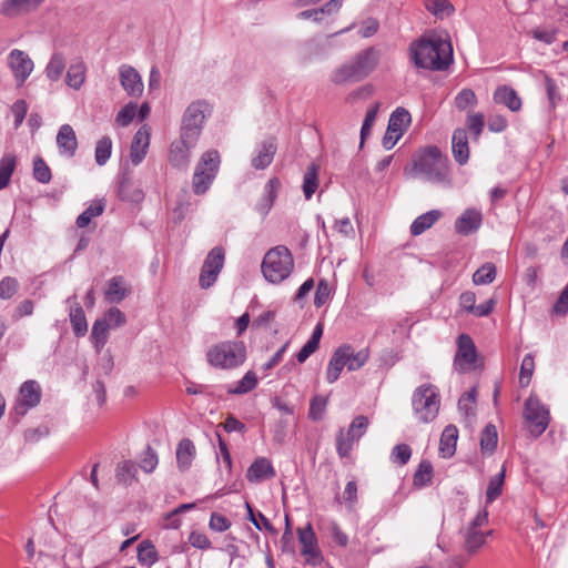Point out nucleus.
Returning a JSON list of instances; mask_svg holds the SVG:
<instances>
[{"mask_svg":"<svg viewBox=\"0 0 568 568\" xmlns=\"http://www.w3.org/2000/svg\"><path fill=\"white\" fill-rule=\"evenodd\" d=\"M408 55L417 69L428 71H446L454 62L450 40L437 32L423 34L412 41Z\"/></svg>","mask_w":568,"mask_h":568,"instance_id":"1","label":"nucleus"},{"mask_svg":"<svg viewBox=\"0 0 568 568\" xmlns=\"http://www.w3.org/2000/svg\"><path fill=\"white\" fill-rule=\"evenodd\" d=\"M413 171L433 183H450L448 159L435 145L427 146L413 155Z\"/></svg>","mask_w":568,"mask_h":568,"instance_id":"2","label":"nucleus"},{"mask_svg":"<svg viewBox=\"0 0 568 568\" xmlns=\"http://www.w3.org/2000/svg\"><path fill=\"white\" fill-rule=\"evenodd\" d=\"M246 357L247 351L243 341H222L211 345L205 353L207 364L223 371L242 366Z\"/></svg>","mask_w":568,"mask_h":568,"instance_id":"3","label":"nucleus"},{"mask_svg":"<svg viewBox=\"0 0 568 568\" xmlns=\"http://www.w3.org/2000/svg\"><path fill=\"white\" fill-rule=\"evenodd\" d=\"M378 63V52L368 48L357 53L352 61L334 70L331 81L335 84L357 82L366 78Z\"/></svg>","mask_w":568,"mask_h":568,"instance_id":"4","label":"nucleus"},{"mask_svg":"<svg viewBox=\"0 0 568 568\" xmlns=\"http://www.w3.org/2000/svg\"><path fill=\"white\" fill-rule=\"evenodd\" d=\"M294 265L291 251L284 245H277L266 252L261 270L267 282L280 284L292 274Z\"/></svg>","mask_w":568,"mask_h":568,"instance_id":"5","label":"nucleus"},{"mask_svg":"<svg viewBox=\"0 0 568 568\" xmlns=\"http://www.w3.org/2000/svg\"><path fill=\"white\" fill-rule=\"evenodd\" d=\"M414 414L422 423L433 422L439 412L440 397L436 386L424 384L417 387L412 397Z\"/></svg>","mask_w":568,"mask_h":568,"instance_id":"6","label":"nucleus"},{"mask_svg":"<svg viewBox=\"0 0 568 568\" xmlns=\"http://www.w3.org/2000/svg\"><path fill=\"white\" fill-rule=\"evenodd\" d=\"M220 162V154L216 150H209L202 154L192 180L195 194H204L210 189L217 174Z\"/></svg>","mask_w":568,"mask_h":568,"instance_id":"7","label":"nucleus"},{"mask_svg":"<svg viewBox=\"0 0 568 568\" xmlns=\"http://www.w3.org/2000/svg\"><path fill=\"white\" fill-rule=\"evenodd\" d=\"M211 105L205 100H196L192 102L184 111L180 133L186 139H200L205 119L211 114Z\"/></svg>","mask_w":568,"mask_h":568,"instance_id":"8","label":"nucleus"},{"mask_svg":"<svg viewBox=\"0 0 568 568\" xmlns=\"http://www.w3.org/2000/svg\"><path fill=\"white\" fill-rule=\"evenodd\" d=\"M488 523L486 508L479 509L475 518L460 531L463 536V548L468 555L476 554L486 542V537L491 530L485 532L480 528Z\"/></svg>","mask_w":568,"mask_h":568,"instance_id":"9","label":"nucleus"},{"mask_svg":"<svg viewBox=\"0 0 568 568\" xmlns=\"http://www.w3.org/2000/svg\"><path fill=\"white\" fill-rule=\"evenodd\" d=\"M524 417L529 433L534 437H539L549 426V409L540 402L536 395H529L524 406Z\"/></svg>","mask_w":568,"mask_h":568,"instance_id":"10","label":"nucleus"},{"mask_svg":"<svg viewBox=\"0 0 568 568\" xmlns=\"http://www.w3.org/2000/svg\"><path fill=\"white\" fill-rule=\"evenodd\" d=\"M478 353L476 345L468 334H460L457 338V352L454 367L459 373L471 372L477 368Z\"/></svg>","mask_w":568,"mask_h":568,"instance_id":"11","label":"nucleus"},{"mask_svg":"<svg viewBox=\"0 0 568 568\" xmlns=\"http://www.w3.org/2000/svg\"><path fill=\"white\" fill-rule=\"evenodd\" d=\"M225 261L223 247L215 246L206 255L201 268L199 283L202 288L211 287L217 280Z\"/></svg>","mask_w":568,"mask_h":568,"instance_id":"12","label":"nucleus"},{"mask_svg":"<svg viewBox=\"0 0 568 568\" xmlns=\"http://www.w3.org/2000/svg\"><path fill=\"white\" fill-rule=\"evenodd\" d=\"M42 392L40 384L34 379L22 383L13 406L17 416H24L31 408L39 405Z\"/></svg>","mask_w":568,"mask_h":568,"instance_id":"13","label":"nucleus"},{"mask_svg":"<svg viewBox=\"0 0 568 568\" xmlns=\"http://www.w3.org/2000/svg\"><path fill=\"white\" fill-rule=\"evenodd\" d=\"M297 536L301 554L304 556L305 562L311 566H321L324 559L312 525L308 523L304 528H298Z\"/></svg>","mask_w":568,"mask_h":568,"instance_id":"14","label":"nucleus"},{"mask_svg":"<svg viewBox=\"0 0 568 568\" xmlns=\"http://www.w3.org/2000/svg\"><path fill=\"white\" fill-rule=\"evenodd\" d=\"M8 64L19 87L26 82L34 67L30 57L26 52L18 49H13L9 53Z\"/></svg>","mask_w":568,"mask_h":568,"instance_id":"15","label":"nucleus"},{"mask_svg":"<svg viewBox=\"0 0 568 568\" xmlns=\"http://www.w3.org/2000/svg\"><path fill=\"white\" fill-rule=\"evenodd\" d=\"M197 140L186 139L180 133V139L174 141L169 151V162L178 169H186L190 162L191 150L195 148Z\"/></svg>","mask_w":568,"mask_h":568,"instance_id":"16","label":"nucleus"},{"mask_svg":"<svg viewBox=\"0 0 568 568\" xmlns=\"http://www.w3.org/2000/svg\"><path fill=\"white\" fill-rule=\"evenodd\" d=\"M120 83L128 95L139 98L143 93V82L139 72L129 64L119 68Z\"/></svg>","mask_w":568,"mask_h":568,"instance_id":"17","label":"nucleus"},{"mask_svg":"<svg viewBox=\"0 0 568 568\" xmlns=\"http://www.w3.org/2000/svg\"><path fill=\"white\" fill-rule=\"evenodd\" d=\"M151 129L142 125L133 136L130 148V160L133 165H139L145 158L150 145Z\"/></svg>","mask_w":568,"mask_h":568,"instance_id":"18","label":"nucleus"},{"mask_svg":"<svg viewBox=\"0 0 568 568\" xmlns=\"http://www.w3.org/2000/svg\"><path fill=\"white\" fill-rule=\"evenodd\" d=\"M483 224L481 211L469 207L465 210L455 222V231L460 235H469L477 232Z\"/></svg>","mask_w":568,"mask_h":568,"instance_id":"19","label":"nucleus"},{"mask_svg":"<svg viewBox=\"0 0 568 568\" xmlns=\"http://www.w3.org/2000/svg\"><path fill=\"white\" fill-rule=\"evenodd\" d=\"M277 146L274 138L262 141L255 149V152L251 159V165L255 170L266 169L274 159Z\"/></svg>","mask_w":568,"mask_h":568,"instance_id":"20","label":"nucleus"},{"mask_svg":"<svg viewBox=\"0 0 568 568\" xmlns=\"http://www.w3.org/2000/svg\"><path fill=\"white\" fill-rule=\"evenodd\" d=\"M131 293V287L123 276L116 275L111 277L104 290V300L111 304L121 303Z\"/></svg>","mask_w":568,"mask_h":568,"instance_id":"21","label":"nucleus"},{"mask_svg":"<svg viewBox=\"0 0 568 568\" xmlns=\"http://www.w3.org/2000/svg\"><path fill=\"white\" fill-rule=\"evenodd\" d=\"M57 145L61 155L73 158L78 149V139L70 124L60 126L57 134Z\"/></svg>","mask_w":568,"mask_h":568,"instance_id":"22","label":"nucleus"},{"mask_svg":"<svg viewBox=\"0 0 568 568\" xmlns=\"http://www.w3.org/2000/svg\"><path fill=\"white\" fill-rule=\"evenodd\" d=\"M274 476L275 469L272 463L265 457L256 458L246 471V479L250 483H261Z\"/></svg>","mask_w":568,"mask_h":568,"instance_id":"23","label":"nucleus"},{"mask_svg":"<svg viewBox=\"0 0 568 568\" xmlns=\"http://www.w3.org/2000/svg\"><path fill=\"white\" fill-rule=\"evenodd\" d=\"M452 151L455 161L459 165H464L469 159V145L466 129L458 128L454 131L452 138Z\"/></svg>","mask_w":568,"mask_h":568,"instance_id":"24","label":"nucleus"},{"mask_svg":"<svg viewBox=\"0 0 568 568\" xmlns=\"http://www.w3.org/2000/svg\"><path fill=\"white\" fill-rule=\"evenodd\" d=\"M494 101L507 106L513 112H518L523 106V101L518 93L508 85H500L495 90Z\"/></svg>","mask_w":568,"mask_h":568,"instance_id":"25","label":"nucleus"},{"mask_svg":"<svg viewBox=\"0 0 568 568\" xmlns=\"http://www.w3.org/2000/svg\"><path fill=\"white\" fill-rule=\"evenodd\" d=\"M339 351L345 352L342 356L345 362V367H347L348 371L359 369L365 365L369 357L368 349L366 348L355 352L351 345H342L339 346Z\"/></svg>","mask_w":568,"mask_h":568,"instance_id":"26","label":"nucleus"},{"mask_svg":"<svg viewBox=\"0 0 568 568\" xmlns=\"http://www.w3.org/2000/svg\"><path fill=\"white\" fill-rule=\"evenodd\" d=\"M281 187V182L277 178H272L267 181L264 187V194L261 201L256 205V210L262 214L266 215L272 209L274 201L277 196V191Z\"/></svg>","mask_w":568,"mask_h":568,"instance_id":"27","label":"nucleus"},{"mask_svg":"<svg viewBox=\"0 0 568 568\" xmlns=\"http://www.w3.org/2000/svg\"><path fill=\"white\" fill-rule=\"evenodd\" d=\"M195 446L189 438H183L176 448V464L180 470H186L195 457Z\"/></svg>","mask_w":568,"mask_h":568,"instance_id":"28","label":"nucleus"},{"mask_svg":"<svg viewBox=\"0 0 568 568\" xmlns=\"http://www.w3.org/2000/svg\"><path fill=\"white\" fill-rule=\"evenodd\" d=\"M458 429L455 425H447L440 436L439 452L443 457H452L456 450Z\"/></svg>","mask_w":568,"mask_h":568,"instance_id":"29","label":"nucleus"},{"mask_svg":"<svg viewBox=\"0 0 568 568\" xmlns=\"http://www.w3.org/2000/svg\"><path fill=\"white\" fill-rule=\"evenodd\" d=\"M442 212L439 210L428 211L414 220L410 224V233L414 236L420 235L426 230L430 229L440 217Z\"/></svg>","mask_w":568,"mask_h":568,"instance_id":"30","label":"nucleus"},{"mask_svg":"<svg viewBox=\"0 0 568 568\" xmlns=\"http://www.w3.org/2000/svg\"><path fill=\"white\" fill-rule=\"evenodd\" d=\"M412 121L410 113L404 108H397L389 118L388 126L390 132H397L400 138Z\"/></svg>","mask_w":568,"mask_h":568,"instance_id":"31","label":"nucleus"},{"mask_svg":"<svg viewBox=\"0 0 568 568\" xmlns=\"http://www.w3.org/2000/svg\"><path fill=\"white\" fill-rule=\"evenodd\" d=\"M118 195L123 201L139 202L143 199V193L135 187L130 178L123 176L118 184Z\"/></svg>","mask_w":568,"mask_h":568,"instance_id":"32","label":"nucleus"},{"mask_svg":"<svg viewBox=\"0 0 568 568\" xmlns=\"http://www.w3.org/2000/svg\"><path fill=\"white\" fill-rule=\"evenodd\" d=\"M85 73L87 67L84 62L78 61L72 63L67 71L65 83L70 88L79 90L85 81Z\"/></svg>","mask_w":568,"mask_h":568,"instance_id":"33","label":"nucleus"},{"mask_svg":"<svg viewBox=\"0 0 568 568\" xmlns=\"http://www.w3.org/2000/svg\"><path fill=\"white\" fill-rule=\"evenodd\" d=\"M426 10L437 19L449 18L455 13V7L449 0H427Z\"/></svg>","mask_w":568,"mask_h":568,"instance_id":"34","label":"nucleus"},{"mask_svg":"<svg viewBox=\"0 0 568 568\" xmlns=\"http://www.w3.org/2000/svg\"><path fill=\"white\" fill-rule=\"evenodd\" d=\"M44 0H6L2 3L1 11L6 16H14L21 11H29L32 8H37Z\"/></svg>","mask_w":568,"mask_h":568,"instance_id":"35","label":"nucleus"},{"mask_svg":"<svg viewBox=\"0 0 568 568\" xmlns=\"http://www.w3.org/2000/svg\"><path fill=\"white\" fill-rule=\"evenodd\" d=\"M16 166L17 156L12 153H4L0 159V190L8 186Z\"/></svg>","mask_w":568,"mask_h":568,"instance_id":"36","label":"nucleus"},{"mask_svg":"<svg viewBox=\"0 0 568 568\" xmlns=\"http://www.w3.org/2000/svg\"><path fill=\"white\" fill-rule=\"evenodd\" d=\"M344 354H345V352L339 351V347L333 353V355L328 362L327 368H326L327 383L333 384L339 378V375H341L343 368L345 367V362L342 356Z\"/></svg>","mask_w":568,"mask_h":568,"instance_id":"37","label":"nucleus"},{"mask_svg":"<svg viewBox=\"0 0 568 568\" xmlns=\"http://www.w3.org/2000/svg\"><path fill=\"white\" fill-rule=\"evenodd\" d=\"M318 187V166L314 163L307 166L303 176V193L310 200Z\"/></svg>","mask_w":568,"mask_h":568,"instance_id":"38","label":"nucleus"},{"mask_svg":"<svg viewBox=\"0 0 568 568\" xmlns=\"http://www.w3.org/2000/svg\"><path fill=\"white\" fill-rule=\"evenodd\" d=\"M70 323L75 336H84L88 332V323L83 308L75 304L70 310Z\"/></svg>","mask_w":568,"mask_h":568,"instance_id":"39","label":"nucleus"},{"mask_svg":"<svg viewBox=\"0 0 568 568\" xmlns=\"http://www.w3.org/2000/svg\"><path fill=\"white\" fill-rule=\"evenodd\" d=\"M65 69V58L61 52L52 54L45 68V75L50 81H58Z\"/></svg>","mask_w":568,"mask_h":568,"instance_id":"40","label":"nucleus"},{"mask_svg":"<svg viewBox=\"0 0 568 568\" xmlns=\"http://www.w3.org/2000/svg\"><path fill=\"white\" fill-rule=\"evenodd\" d=\"M433 479V465L429 460H422L418 465V468L416 469L414 477H413V484L417 488H423L425 486H428L432 483Z\"/></svg>","mask_w":568,"mask_h":568,"instance_id":"41","label":"nucleus"},{"mask_svg":"<svg viewBox=\"0 0 568 568\" xmlns=\"http://www.w3.org/2000/svg\"><path fill=\"white\" fill-rule=\"evenodd\" d=\"M138 560L141 565L152 566L159 560V554L150 540H143L138 546Z\"/></svg>","mask_w":568,"mask_h":568,"instance_id":"42","label":"nucleus"},{"mask_svg":"<svg viewBox=\"0 0 568 568\" xmlns=\"http://www.w3.org/2000/svg\"><path fill=\"white\" fill-rule=\"evenodd\" d=\"M498 442L497 429L493 424H488L481 432L480 448L484 454H493Z\"/></svg>","mask_w":568,"mask_h":568,"instance_id":"43","label":"nucleus"},{"mask_svg":"<svg viewBox=\"0 0 568 568\" xmlns=\"http://www.w3.org/2000/svg\"><path fill=\"white\" fill-rule=\"evenodd\" d=\"M247 518L258 530H266L273 536L277 535V530L271 524V521L261 513H254L253 507L246 503Z\"/></svg>","mask_w":568,"mask_h":568,"instance_id":"44","label":"nucleus"},{"mask_svg":"<svg viewBox=\"0 0 568 568\" xmlns=\"http://www.w3.org/2000/svg\"><path fill=\"white\" fill-rule=\"evenodd\" d=\"M109 329L110 324L103 317L94 322L92 326L91 338L97 349H101L105 345Z\"/></svg>","mask_w":568,"mask_h":568,"instance_id":"45","label":"nucleus"},{"mask_svg":"<svg viewBox=\"0 0 568 568\" xmlns=\"http://www.w3.org/2000/svg\"><path fill=\"white\" fill-rule=\"evenodd\" d=\"M104 211V203L102 201L93 202L87 207L77 219V226L83 229L88 226L93 217L100 216Z\"/></svg>","mask_w":568,"mask_h":568,"instance_id":"46","label":"nucleus"},{"mask_svg":"<svg viewBox=\"0 0 568 568\" xmlns=\"http://www.w3.org/2000/svg\"><path fill=\"white\" fill-rule=\"evenodd\" d=\"M496 266L493 263H485L473 275V282L476 285L490 284L496 278Z\"/></svg>","mask_w":568,"mask_h":568,"instance_id":"47","label":"nucleus"},{"mask_svg":"<svg viewBox=\"0 0 568 568\" xmlns=\"http://www.w3.org/2000/svg\"><path fill=\"white\" fill-rule=\"evenodd\" d=\"M504 480H505V467H503L500 473H498L497 475L491 477L488 483V487L486 490V501L488 504L493 503L495 499H497L501 495Z\"/></svg>","mask_w":568,"mask_h":568,"instance_id":"48","label":"nucleus"},{"mask_svg":"<svg viewBox=\"0 0 568 568\" xmlns=\"http://www.w3.org/2000/svg\"><path fill=\"white\" fill-rule=\"evenodd\" d=\"M544 75V84L547 93L549 108L550 110H555L558 103L561 101L560 90L556 83V81L549 77L547 73L542 72Z\"/></svg>","mask_w":568,"mask_h":568,"instance_id":"49","label":"nucleus"},{"mask_svg":"<svg viewBox=\"0 0 568 568\" xmlns=\"http://www.w3.org/2000/svg\"><path fill=\"white\" fill-rule=\"evenodd\" d=\"M138 474V466L131 460H124L118 465L116 478L125 485L131 484Z\"/></svg>","mask_w":568,"mask_h":568,"instance_id":"50","label":"nucleus"},{"mask_svg":"<svg viewBox=\"0 0 568 568\" xmlns=\"http://www.w3.org/2000/svg\"><path fill=\"white\" fill-rule=\"evenodd\" d=\"M112 140L110 136L101 138L95 145L94 158L98 165H104L111 156Z\"/></svg>","mask_w":568,"mask_h":568,"instance_id":"51","label":"nucleus"},{"mask_svg":"<svg viewBox=\"0 0 568 568\" xmlns=\"http://www.w3.org/2000/svg\"><path fill=\"white\" fill-rule=\"evenodd\" d=\"M356 442L353 436L348 435V432L339 429L336 435V452L341 458H345L349 455L353 449V445Z\"/></svg>","mask_w":568,"mask_h":568,"instance_id":"52","label":"nucleus"},{"mask_svg":"<svg viewBox=\"0 0 568 568\" xmlns=\"http://www.w3.org/2000/svg\"><path fill=\"white\" fill-rule=\"evenodd\" d=\"M478 100L471 89L465 88L455 97V106L459 111H465L469 106H475Z\"/></svg>","mask_w":568,"mask_h":568,"instance_id":"53","label":"nucleus"},{"mask_svg":"<svg viewBox=\"0 0 568 568\" xmlns=\"http://www.w3.org/2000/svg\"><path fill=\"white\" fill-rule=\"evenodd\" d=\"M466 125L469 132L473 134L474 140H478L479 135L483 133L485 126V116L480 112H470L466 118Z\"/></svg>","mask_w":568,"mask_h":568,"instance_id":"54","label":"nucleus"},{"mask_svg":"<svg viewBox=\"0 0 568 568\" xmlns=\"http://www.w3.org/2000/svg\"><path fill=\"white\" fill-rule=\"evenodd\" d=\"M535 369V361L531 354L525 355L520 365L519 385L527 387L531 381Z\"/></svg>","mask_w":568,"mask_h":568,"instance_id":"55","label":"nucleus"},{"mask_svg":"<svg viewBox=\"0 0 568 568\" xmlns=\"http://www.w3.org/2000/svg\"><path fill=\"white\" fill-rule=\"evenodd\" d=\"M412 457V448L407 444H398L393 447L389 459L393 464L404 466Z\"/></svg>","mask_w":568,"mask_h":568,"instance_id":"56","label":"nucleus"},{"mask_svg":"<svg viewBox=\"0 0 568 568\" xmlns=\"http://www.w3.org/2000/svg\"><path fill=\"white\" fill-rule=\"evenodd\" d=\"M257 385V377L253 371H248L245 375L237 382L235 388L230 390L232 394H246L253 390Z\"/></svg>","mask_w":568,"mask_h":568,"instance_id":"57","label":"nucleus"},{"mask_svg":"<svg viewBox=\"0 0 568 568\" xmlns=\"http://www.w3.org/2000/svg\"><path fill=\"white\" fill-rule=\"evenodd\" d=\"M33 178L40 183H49L51 180V170L40 156L33 160Z\"/></svg>","mask_w":568,"mask_h":568,"instance_id":"58","label":"nucleus"},{"mask_svg":"<svg viewBox=\"0 0 568 568\" xmlns=\"http://www.w3.org/2000/svg\"><path fill=\"white\" fill-rule=\"evenodd\" d=\"M377 112H378V104L377 103L372 105L367 110L365 119H364V122H363V125H362V129H361V145L364 144V141L371 134L372 126H373V124H374V122L376 121V118H377Z\"/></svg>","mask_w":568,"mask_h":568,"instance_id":"59","label":"nucleus"},{"mask_svg":"<svg viewBox=\"0 0 568 568\" xmlns=\"http://www.w3.org/2000/svg\"><path fill=\"white\" fill-rule=\"evenodd\" d=\"M368 424L369 422L366 416L359 415L355 417L347 429L348 435L358 440L366 433Z\"/></svg>","mask_w":568,"mask_h":568,"instance_id":"60","label":"nucleus"},{"mask_svg":"<svg viewBox=\"0 0 568 568\" xmlns=\"http://www.w3.org/2000/svg\"><path fill=\"white\" fill-rule=\"evenodd\" d=\"M138 105L134 102L125 104L116 114V123L121 126H128L136 114Z\"/></svg>","mask_w":568,"mask_h":568,"instance_id":"61","label":"nucleus"},{"mask_svg":"<svg viewBox=\"0 0 568 568\" xmlns=\"http://www.w3.org/2000/svg\"><path fill=\"white\" fill-rule=\"evenodd\" d=\"M19 288L17 278L6 276L0 281V298L10 300Z\"/></svg>","mask_w":568,"mask_h":568,"instance_id":"62","label":"nucleus"},{"mask_svg":"<svg viewBox=\"0 0 568 568\" xmlns=\"http://www.w3.org/2000/svg\"><path fill=\"white\" fill-rule=\"evenodd\" d=\"M189 542L192 547L201 550H207L212 547V542L205 532L192 530L189 535Z\"/></svg>","mask_w":568,"mask_h":568,"instance_id":"63","label":"nucleus"},{"mask_svg":"<svg viewBox=\"0 0 568 568\" xmlns=\"http://www.w3.org/2000/svg\"><path fill=\"white\" fill-rule=\"evenodd\" d=\"M159 459L156 453L148 446L142 455L140 467L145 473H152L158 466Z\"/></svg>","mask_w":568,"mask_h":568,"instance_id":"64","label":"nucleus"}]
</instances>
